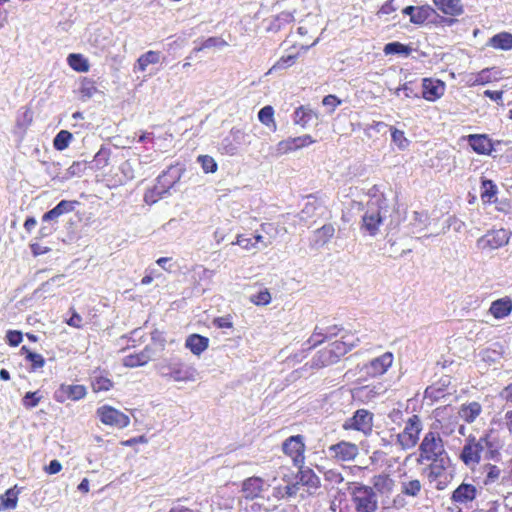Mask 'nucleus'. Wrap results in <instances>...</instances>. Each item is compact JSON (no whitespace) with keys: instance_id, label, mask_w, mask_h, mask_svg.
Masks as SVG:
<instances>
[{"instance_id":"nucleus-1","label":"nucleus","mask_w":512,"mask_h":512,"mask_svg":"<svg viewBox=\"0 0 512 512\" xmlns=\"http://www.w3.org/2000/svg\"><path fill=\"white\" fill-rule=\"evenodd\" d=\"M431 461L428 478L438 490H444L454 477V468L445 450H420L419 461Z\"/></svg>"},{"instance_id":"nucleus-2","label":"nucleus","mask_w":512,"mask_h":512,"mask_svg":"<svg viewBox=\"0 0 512 512\" xmlns=\"http://www.w3.org/2000/svg\"><path fill=\"white\" fill-rule=\"evenodd\" d=\"M353 510L348 507L340 508L339 512H376L378 497L373 487L353 482L348 487Z\"/></svg>"},{"instance_id":"nucleus-3","label":"nucleus","mask_w":512,"mask_h":512,"mask_svg":"<svg viewBox=\"0 0 512 512\" xmlns=\"http://www.w3.org/2000/svg\"><path fill=\"white\" fill-rule=\"evenodd\" d=\"M328 209L325 198L319 193L305 196V204L299 212V219L303 222H316L319 218H326Z\"/></svg>"},{"instance_id":"nucleus-4","label":"nucleus","mask_w":512,"mask_h":512,"mask_svg":"<svg viewBox=\"0 0 512 512\" xmlns=\"http://www.w3.org/2000/svg\"><path fill=\"white\" fill-rule=\"evenodd\" d=\"M388 211L389 208L383 210L373 203H367V209L362 216L361 229L365 230L370 236H376L380 225L387 217Z\"/></svg>"},{"instance_id":"nucleus-5","label":"nucleus","mask_w":512,"mask_h":512,"mask_svg":"<svg viewBox=\"0 0 512 512\" xmlns=\"http://www.w3.org/2000/svg\"><path fill=\"white\" fill-rule=\"evenodd\" d=\"M422 430V422L418 415H412L405 424L404 430L396 435L401 448H413Z\"/></svg>"},{"instance_id":"nucleus-6","label":"nucleus","mask_w":512,"mask_h":512,"mask_svg":"<svg viewBox=\"0 0 512 512\" xmlns=\"http://www.w3.org/2000/svg\"><path fill=\"white\" fill-rule=\"evenodd\" d=\"M386 391L387 387L382 382H376L353 387L351 396L354 401L367 404L385 394Z\"/></svg>"},{"instance_id":"nucleus-7","label":"nucleus","mask_w":512,"mask_h":512,"mask_svg":"<svg viewBox=\"0 0 512 512\" xmlns=\"http://www.w3.org/2000/svg\"><path fill=\"white\" fill-rule=\"evenodd\" d=\"M469 147L478 155H491L496 150L495 145L502 141H493L488 134H469L463 137Z\"/></svg>"},{"instance_id":"nucleus-8","label":"nucleus","mask_w":512,"mask_h":512,"mask_svg":"<svg viewBox=\"0 0 512 512\" xmlns=\"http://www.w3.org/2000/svg\"><path fill=\"white\" fill-rule=\"evenodd\" d=\"M511 232L506 229H498L488 231L485 235L481 236L476 244L479 249H498L508 244Z\"/></svg>"},{"instance_id":"nucleus-9","label":"nucleus","mask_w":512,"mask_h":512,"mask_svg":"<svg viewBox=\"0 0 512 512\" xmlns=\"http://www.w3.org/2000/svg\"><path fill=\"white\" fill-rule=\"evenodd\" d=\"M96 415L103 424L116 428H124L130 422L126 414L109 405L99 407L96 410Z\"/></svg>"},{"instance_id":"nucleus-10","label":"nucleus","mask_w":512,"mask_h":512,"mask_svg":"<svg viewBox=\"0 0 512 512\" xmlns=\"http://www.w3.org/2000/svg\"><path fill=\"white\" fill-rule=\"evenodd\" d=\"M185 170V166L181 163L170 165L156 178V181L162 185L164 189L168 190L171 195L172 191H177V185Z\"/></svg>"},{"instance_id":"nucleus-11","label":"nucleus","mask_w":512,"mask_h":512,"mask_svg":"<svg viewBox=\"0 0 512 512\" xmlns=\"http://www.w3.org/2000/svg\"><path fill=\"white\" fill-rule=\"evenodd\" d=\"M373 413L366 409H358L353 416L348 418L343 427L345 429H353L367 434L372 431Z\"/></svg>"},{"instance_id":"nucleus-12","label":"nucleus","mask_w":512,"mask_h":512,"mask_svg":"<svg viewBox=\"0 0 512 512\" xmlns=\"http://www.w3.org/2000/svg\"><path fill=\"white\" fill-rule=\"evenodd\" d=\"M87 394V389L80 384H61L53 394V398L58 403H64L67 400L78 401Z\"/></svg>"},{"instance_id":"nucleus-13","label":"nucleus","mask_w":512,"mask_h":512,"mask_svg":"<svg viewBox=\"0 0 512 512\" xmlns=\"http://www.w3.org/2000/svg\"><path fill=\"white\" fill-rule=\"evenodd\" d=\"M79 204L80 202L77 200L63 199L42 215L41 222L51 223L58 227L60 217L73 212Z\"/></svg>"},{"instance_id":"nucleus-14","label":"nucleus","mask_w":512,"mask_h":512,"mask_svg":"<svg viewBox=\"0 0 512 512\" xmlns=\"http://www.w3.org/2000/svg\"><path fill=\"white\" fill-rule=\"evenodd\" d=\"M312 143H314V139L308 134L298 137H288L287 139L278 142L275 147V154L277 156H281L301 148L308 147Z\"/></svg>"},{"instance_id":"nucleus-15","label":"nucleus","mask_w":512,"mask_h":512,"mask_svg":"<svg viewBox=\"0 0 512 512\" xmlns=\"http://www.w3.org/2000/svg\"><path fill=\"white\" fill-rule=\"evenodd\" d=\"M247 134L239 128L233 127L229 134L221 141V149L227 155H235L238 149L247 143Z\"/></svg>"},{"instance_id":"nucleus-16","label":"nucleus","mask_w":512,"mask_h":512,"mask_svg":"<svg viewBox=\"0 0 512 512\" xmlns=\"http://www.w3.org/2000/svg\"><path fill=\"white\" fill-rule=\"evenodd\" d=\"M421 88V97L435 102L444 95L445 83L440 79L423 78Z\"/></svg>"},{"instance_id":"nucleus-17","label":"nucleus","mask_w":512,"mask_h":512,"mask_svg":"<svg viewBox=\"0 0 512 512\" xmlns=\"http://www.w3.org/2000/svg\"><path fill=\"white\" fill-rule=\"evenodd\" d=\"M166 368L168 371L162 372V376L172 378L174 381H189L194 378L195 369L181 361L170 362Z\"/></svg>"},{"instance_id":"nucleus-18","label":"nucleus","mask_w":512,"mask_h":512,"mask_svg":"<svg viewBox=\"0 0 512 512\" xmlns=\"http://www.w3.org/2000/svg\"><path fill=\"white\" fill-rule=\"evenodd\" d=\"M393 363V355L386 352L383 355L372 359L365 364L364 370L368 376L375 377L383 375Z\"/></svg>"},{"instance_id":"nucleus-19","label":"nucleus","mask_w":512,"mask_h":512,"mask_svg":"<svg viewBox=\"0 0 512 512\" xmlns=\"http://www.w3.org/2000/svg\"><path fill=\"white\" fill-rule=\"evenodd\" d=\"M440 429H442V422L436 419L432 423L429 432L425 434L418 448H438V446L444 448L447 443L441 437Z\"/></svg>"},{"instance_id":"nucleus-20","label":"nucleus","mask_w":512,"mask_h":512,"mask_svg":"<svg viewBox=\"0 0 512 512\" xmlns=\"http://www.w3.org/2000/svg\"><path fill=\"white\" fill-rule=\"evenodd\" d=\"M295 479H299L301 486L306 487L310 495L316 494L321 486L320 478L310 468H301L297 472Z\"/></svg>"},{"instance_id":"nucleus-21","label":"nucleus","mask_w":512,"mask_h":512,"mask_svg":"<svg viewBox=\"0 0 512 512\" xmlns=\"http://www.w3.org/2000/svg\"><path fill=\"white\" fill-rule=\"evenodd\" d=\"M264 480L260 477H250L243 481L242 493L245 499H255L259 497L263 491Z\"/></svg>"},{"instance_id":"nucleus-22","label":"nucleus","mask_w":512,"mask_h":512,"mask_svg":"<svg viewBox=\"0 0 512 512\" xmlns=\"http://www.w3.org/2000/svg\"><path fill=\"white\" fill-rule=\"evenodd\" d=\"M480 197L484 204L497 203L498 187L496 183L486 177L480 178Z\"/></svg>"},{"instance_id":"nucleus-23","label":"nucleus","mask_w":512,"mask_h":512,"mask_svg":"<svg viewBox=\"0 0 512 512\" xmlns=\"http://www.w3.org/2000/svg\"><path fill=\"white\" fill-rule=\"evenodd\" d=\"M339 361L336 356V353L333 352L331 347L328 345L327 347L319 350L311 360L312 368H322L332 364H335Z\"/></svg>"},{"instance_id":"nucleus-24","label":"nucleus","mask_w":512,"mask_h":512,"mask_svg":"<svg viewBox=\"0 0 512 512\" xmlns=\"http://www.w3.org/2000/svg\"><path fill=\"white\" fill-rule=\"evenodd\" d=\"M489 312L495 319H504L512 312V299L508 296L494 300L489 308Z\"/></svg>"},{"instance_id":"nucleus-25","label":"nucleus","mask_w":512,"mask_h":512,"mask_svg":"<svg viewBox=\"0 0 512 512\" xmlns=\"http://www.w3.org/2000/svg\"><path fill=\"white\" fill-rule=\"evenodd\" d=\"M153 349L146 346L139 353L129 354L123 358V365L129 368H135L146 365L152 357Z\"/></svg>"},{"instance_id":"nucleus-26","label":"nucleus","mask_w":512,"mask_h":512,"mask_svg":"<svg viewBox=\"0 0 512 512\" xmlns=\"http://www.w3.org/2000/svg\"><path fill=\"white\" fill-rule=\"evenodd\" d=\"M486 46L500 51H511L512 50V33L507 31H501L492 37H490Z\"/></svg>"},{"instance_id":"nucleus-27","label":"nucleus","mask_w":512,"mask_h":512,"mask_svg":"<svg viewBox=\"0 0 512 512\" xmlns=\"http://www.w3.org/2000/svg\"><path fill=\"white\" fill-rule=\"evenodd\" d=\"M359 339L354 338L353 335L345 334L342 335L341 341H334L329 346L336 353L337 358L340 360L342 356L351 351L358 345Z\"/></svg>"},{"instance_id":"nucleus-28","label":"nucleus","mask_w":512,"mask_h":512,"mask_svg":"<svg viewBox=\"0 0 512 512\" xmlns=\"http://www.w3.org/2000/svg\"><path fill=\"white\" fill-rule=\"evenodd\" d=\"M451 384L449 376L441 377L435 384L428 386L424 391V397L432 401H439L444 397V392Z\"/></svg>"},{"instance_id":"nucleus-29","label":"nucleus","mask_w":512,"mask_h":512,"mask_svg":"<svg viewBox=\"0 0 512 512\" xmlns=\"http://www.w3.org/2000/svg\"><path fill=\"white\" fill-rule=\"evenodd\" d=\"M209 346V338L194 333L189 335L185 340V347L196 356H200Z\"/></svg>"},{"instance_id":"nucleus-30","label":"nucleus","mask_w":512,"mask_h":512,"mask_svg":"<svg viewBox=\"0 0 512 512\" xmlns=\"http://www.w3.org/2000/svg\"><path fill=\"white\" fill-rule=\"evenodd\" d=\"M476 488L471 484H461L452 494V501L458 504H467L476 497Z\"/></svg>"},{"instance_id":"nucleus-31","label":"nucleus","mask_w":512,"mask_h":512,"mask_svg":"<svg viewBox=\"0 0 512 512\" xmlns=\"http://www.w3.org/2000/svg\"><path fill=\"white\" fill-rule=\"evenodd\" d=\"M433 2L446 15L459 16L464 12L460 0H433Z\"/></svg>"},{"instance_id":"nucleus-32","label":"nucleus","mask_w":512,"mask_h":512,"mask_svg":"<svg viewBox=\"0 0 512 512\" xmlns=\"http://www.w3.org/2000/svg\"><path fill=\"white\" fill-rule=\"evenodd\" d=\"M111 148L107 145H102L98 152L94 155V158L89 161V168L91 170H101L106 167L109 163L111 156Z\"/></svg>"},{"instance_id":"nucleus-33","label":"nucleus","mask_w":512,"mask_h":512,"mask_svg":"<svg viewBox=\"0 0 512 512\" xmlns=\"http://www.w3.org/2000/svg\"><path fill=\"white\" fill-rule=\"evenodd\" d=\"M481 411V404L473 401L467 404H462L459 408L458 414L464 421L472 423L480 415Z\"/></svg>"},{"instance_id":"nucleus-34","label":"nucleus","mask_w":512,"mask_h":512,"mask_svg":"<svg viewBox=\"0 0 512 512\" xmlns=\"http://www.w3.org/2000/svg\"><path fill=\"white\" fill-rule=\"evenodd\" d=\"M168 196H170L169 191L164 189V187L156 181L153 187L145 191L143 200L146 204L153 205L160 199L166 198Z\"/></svg>"},{"instance_id":"nucleus-35","label":"nucleus","mask_w":512,"mask_h":512,"mask_svg":"<svg viewBox=\"0 0 512 512\" xmlns=\"http://www.w3.org/2000/svg\"><path fill=\"white\" fill-rule=\"evenodd\" d=\"M294 20H295V18H294V14L292 12L283 11L271 19L266 30L268 32L276 33L278 31H280L284 25L289 24V23L293 22Z\"/></svg>"},{"instance_id":"nucleus-36","label":"nucleus","mask_w":512,"mask_h":512,"mask_svg":"<svg viewBox=\"0 0 512 512\" xmlns=\"http://www.w3.org/2000/svg\"><path fill=\"white\" fill-rule=\"evenodd\" d=\"M20 489L14 486L8 489L4 494L0 495V511L15 509L18 502Z\"/></svg>"},{"instance_id":"nucleus-37","label":"nucleus","mask_w":512,"mask_h":512,"mask_svg":"<svg viewBox=\"0 0 512 512\" xmlns=\"http://www.w3.org/2000/svg\"><path fill=\"white\" fill-rule=\"evenodd\" d=\"M160 61V52L149 50L146 53L142 54L136 61L134 65V71L144 72L148 65L157 64Z\"/></svg>"},{"instance_id":"nucleus-38","label":"nucleus","mask_w":512,"mask_h":512,"mask_svg":"<svg viewBox=\"0 0 512 512\" xmlns=\"http://www.w3.org/2000/svg\"><path fill=\"white\" fill-rule=\"evenodd\" d=\"M432 15H436V11L431 6H416L414 15H411V23L422 25L430 22Z\"/></svg>"},{"instance_id":"nucleus-39","label":"nucleus","mask_w":512,"mask_h":512,"mask_svg":"<svg viewBox=\"0 0 512 512\" xmlns=\"http://www.w3.org/2000/svg\"><path fill=\"white\" fill-rule=\"evenodd\" d=\"M334 234L335 228L331 223L323 225L314 232L315 244L319 246L327 244Z\"/></svg>"},{"instance_id":"nucleus-40","label":"nucleus","mask_w":512,"mask_h":512,"mask_svg":"<svg viewBox=\"0 0 512 512\" xmlns=\"http://www.w3.org/2000/svg\"><path fill=\"white\" fill-rule=\"evenodd\" d=\"M367 195L369 196V201L367 203H373L378 208H382L385 210L386 208H389L388 199L386 198L385 194L380 190V187L378 185H373L367 192Z\"/></svg>"},{"instance_id":"nucleus-41","label":"nucleus","mask_w":512,"mask_h":512,"mask_svg":"<svg viewBox=\"0 0 512 512\" xmlns=\"http://www.w3.org/2000/svg\"><path fill=\"white\" fill-rule=\"evenodd\" d=\"M89 168V162L86 160L74 161L69 168L63 173L62 182H65L72 177H81L86 169Z\"/></svg>"},{"instance_id":"nucleus-42","label":"nucleus","mask_w":512,"mask_h":512,"mask_svg":"<svg viewBox=\"0 0 512 512\" xmlns=\"http://www.w3.org/2000/svg\"><path fill=\"white\" fill-rule=\"evenodd\" d=\"M412 50L411 46L398 41L389 42L383 48L385 55H403L406 57L411 54Z\"/></svg>"},{"instance_id":"nucleus-43","label":"nucleus","mask_w":512,"mask_h":512,"mask_svg":"<svg viewBox=\"0 0 512 512\" xmlns=\"http://www.w3.org/2000/svg\"><path fill=\"white\" fill-rule=\"evenodd\" d=\"M67 63L76 72H87L89 70L88 59L79 53L69 54Z\"/></svg>"},{"instance_id":"nucleus-44","label":"nucleus","mask_w":512,"mask_h":512,"mask_svg":"<svg viewBox=\"0 0 512 512\" xmlns=\"http://www.w3.org/2000/svg\"><path fill=\"white\" fill-rule=\"evenodd\" d=\"M404 92L405 97L407 98H420L421 91L420 87L416 80L407 81L398 88H396L394 94L396 96H400L401 92Z\"/></svg>"},{"instance_id":"nucleus-45","label":"nucleus","mask_w":512,"mask_h":512,"mask_svg":"<svg viewBox=\"0 0 512 512\" xmlns=\"http://www.w3.org/2000/svg\"><path fill=\"white\" fill-rule=\"evenodd\" d=\"M258 119L263 125L270 128L273 132L277 130L274 120V108L271 105H266L259 110Z\"/></svg>"},{"instance_id":"nucleus-46","label":"nucleus","mask_w":512,"mask_h":512,"mask_svg":"<svg viewBox=\"0 0 512 512\" xmlns=\"http://www.w3.org/2000/svg\"><path fill=\"white\" fill-rule=\"evenodd\" d=\"M482 442L486 443V448H495L492 431H490V433L484 434L479 439H476L474 436L470 435L466 441V444L462 448H483Z\"/></svg>"},{"instance_id":"nucleus-47","label":"nucleus","mask_w":512,"mask_h":512,"mask_svg":"<svg viewBox=\"0 0 512 512\" xmlns=\"http://www.w3.org/2000/svg\"><path fill=\"white\" fill-rule=\"evenodd\" d=\"M79 92L83 100L92 98L97 92L96 82L88 77H83L80 82Z\"/></svg>"},{"instance_id":"nucleus-48","label":"nucleus","mask_w":512,"mask_h":512,"mask_svg":"<svg viewBox=\"0 0 512 512\" xmlns=\"http://www.w3.org/2000/svg\"><path fill=\"white\" fill-rule=\"evenodd\" d=\"M422 485L417 479H406L401 482V492L404 495L417 497L421 492Z\"/></svg>"},{"instance_id":"nucleus-49","label":"nucleus","mask_w":512,"mask_h":512,"mask_svg":"<svg viewBox=\"0 0 512 512\" xmlns=\"http://www.w3.org/2000/svg\"><path fill=\"white\" fill-rule=\"evenodd\" d=\"M72 139L73 135L71 132L60 130L53 139V147L57 151H63L69 146Z\"/></svg>"},{"instance_id":"nucleus-50","label":"nucleus","mask_w":512,"mask_h":512,"mask_svg":"<svg viewBox=\"0 0 512 512\" xmlns=\"http://www.w3.org/2000/svg\"><path fill=\"white\" fill-rule=\"evenodd\" d=\"M373 486L380 493H388L393 489L394 481L388 475H377L373 478Z\"/></svg>"},{"instance_id":"nucleus-51","label":"nucleus","mask_w":512,"mask_h":512,"mask_svg":"<svg viewBox=\"0 0 512 512\" xmlns=\"http://www.w3.org/2000/svg\"><path fill=\"white\" fill-rule=\"evenodd\" d=\"M314 113L311 109L304 106H300L294 111V122L302 127H305L307 123L312 119Z\"/></svg>"},{"instance_id":"nucleus-52","label":"nucleus","mask_w":512,"mask_h":512,"mask_svg":"<svg viewBox=\"0 0 512 512\" xmlns=\"http://www.w3.org/2000/svg\"><path fill=\"white\" fill-rule=\"evenodd\" d=\"M25 362L29 364V372H37L45 366L46 360L41 354L33 352L29 353Z\"/></svg>"},{"instance_id":"nucleus-53","label":"nucleus","mask_w":512,"mask_h":512,"mask_svg":"<svg viewBox=\"0 0 512 512\" xmlns=\"http://www.w3.org/2000/svg\"><path fill=\"white\" fill-rule=\"evenodd\" d=\"M482 450H461L459 455L460 459L470 468H474L480 461V454Z\"/></svg>"},{"instance_id":"nucleus-54","label":"nucleus","mask_w":512,"mask_h":512,"mask_svg":"<svg viewBox=\"0 0 512 512\" xmlns=\"http://www.w3.org/2000/svg\"><path fill=\"white\" fill-rule=\"evenodd\" d=\"M91 385L94 392L109 391L113 387V382L104 376H93Z\"/></svg>"},{"instance_id":"nucleus-55","label":"nucleus","mask_w":512,"mask_h":512,"mask_svg":"<svg viewBox=\"0 0 512 512\" xmlns=\"http://www.w3.org/2000/svg\"><path fill=\"white\" fill-rule=\"evenodd\" d=\"M298 56H299V53L282 56L272 66V68L269 70V73H271L273 71L284 70V69H287L288 67H291L292 65L295 64Z\"/></svg>"},{"instance_id":"nucleus-56","label":"nucleus","mask_w":512,"mask_h":512,"mask_svg":"<svg viewBox=\"0 0 512 512\" xmlns=\"http://www.w3.org/2000/svg\"><path fill=\"white\" fill-rule=\"evenodd\" d=\"M391 139L392 142L400 149L405 150L410 145V141L405 137V133L402 130L391 127Z\"/></svg>"},{"instance_id":"nucleus-57","label":"nucleus","mask_w":512,"mask_h":512,"mask_svg":"<svg viewBox=\"0 0 512 512\" xmlns=\"http://www.w3.org/2000/svg\"><path fill=\"white\" fill-rule=\"evenodd\" d=\"M226 45H227V42L223 38L213 36V37H209V38L205 39L199 47H195L193 49V52L197 53L204 49H209L212 47H224Z\"/></svg>"},{"instance_id":"nucleus-58","label":"nucleus","mask_w":512,"mask_h":512,"mask_svg":"<svg viewBox=\"0 0 512 512\" xmlns=\"http://www.w3.org/2000/svg\"><path fill=\"white\" fill-rule=\"evenodd\" d=\"M42 399V394L39 390L37 391H29L26 392L25 395L22 398V404L27 409H32L36 407L40 400Z\"/></svg>"},{"instance_id":"nucleus-59","label":"nucleus","mask_w":512,"mask_h":512,"mask_svg":"<svg viewBox=\"0 0 512 512\" xmlns=\"http://www.w3.org/2000/svg\"><path fill=\"white\" fill-rule=\"evenodd\" d=\"M197 161L205 173H214L218 169L216 161L209 155H200L198 156Z\"/></svg>"},{"instance_id":"nucleus-60","label":"nucleus","mask_w":512,"mask_h":512,"mask_svg":"<svg viewBox=\"0 0 512 512\" xmlns=\"http://www.w3.org/2000/svg\"><path fill=\"white\" fill-rule=\"evenodd\" d=\"M496 68H484L475 75V79L471 83V86L485 85L492 81V71Z\"/></svg>"},{"instance_id":"nucleus-61","label":"nucleus","mask_w":512,"mask_h":512,"mask_svg":"<svg viewBox=\"0 0 512 512\" xmlns=\"http://www.w3.org/2000/svg\"><path fill=\"white\" fill-rule=\"evenodd\" d=\"M271 294L268 289H263L251 295L250 300L255 305H268L271 302Z\"/></svg>"},{"instance_id":"nucleus-62","label":"nucleus","mask_w":512,"mask_h":512,"mask_svg":"<svg viewBox=\"0 0 512 512\" xmlns=\"http://www.w3.org/2000/svg\"><path fill=\"white\" fill-rule=\"evenodd\" d=\"M480 356L485 363L494 364L500 361L502 358V352L488 348L481 351Z\"/></svg>"},{"instance_id":"nucleus-63","label":"nucleus","mask_w":512,"mask_h":512,"mask_svg":"<svg viewBox=\"0 0 512 512\" xmlns=\"http://www.w3.org/2000/svg\"><path fill=\"white\" fill-rule=\"evenodd\" d=\"M64 279V275L60 274V275H56V276H53L52 278H50L49 280L43 282L38 289L35 290V294L38 293V292H43V293H47V292H50L52 290V287L54 285H57V286H60L61 285V281Z\"/></svg>"},{"instance_id":"nucleus-64","label":"nucleus","mask_w":512,"mask_h":512,"mask_svg":"<svg viewBox=\"0 0 512 512\" xmlns=\"http://www.w3.org/2000/svg\"><path fill=\"white\" fill-rule=\"evenodd\" d=\"M281 448H305L304 437L300 434L292 435L282 442Z\"/></svg>"}]
</instances>
